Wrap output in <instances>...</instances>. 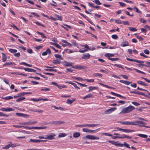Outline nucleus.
Listing matches in <instances>:
<instances>
[{
	"label": "nucleus",
	"instance_id": "obj_35",
	"mask_svg": "<svg viewBox=\"0 0 150 150\" xmlns=\"http://www.w3.org/2000/svg\"><path fill=\"white\" fill-rule=\"evenodd\" d=\"M129 30L132 31H137V30L135 28H133L130 27H128Z\"/></svg>",
	"mask_w": 150,
	"mask_h": 150
},
{
	"label": "nucleus",
	"instance_id": "obj_62",
	"mask_svg": "<svg viewBox=\"0 0 150 150\" xmlns=\"http://www.w3.org/2000/svg\"><path fill=\"white\" fill-rule=\"evenodd\" d=\"M132 103L136 106H138L140 105V104L139 103L135 102H132Z\"/></svg>",
	"mask_w": 150,
	"mask_h": 150
},
{
	"label": "nucleus",
	"instance_id": "obj_26",
	"mask_svg": "<svg viewBox=\"0 0 150 150\" xmlns=\"http://www.w3.org/2000/svg\"><path fill=\"white\" fill-rule=\"evenodd\" d=\"M134 130H131L126 129H124L123 132L126 133H129L132 132H134Z\"/></svg>",
	"mask_w": 150,
	"mask_h": 150
},
{
	"label": "nucleus",
	"instance_id": "obj_52",
	"mask_svg": "<svg viewBox=\"0 0 150 150\" xmlns=\"http://www.w3.org/2000/svg\"><path fill=\"white\" fill-rule=\"evenodd\" d=\"M10 147L9 144H8L7 145L5 146L4 147H3L2 148L3 149H8Z\"/></svg>",
	"mask_w": 150,
	"mask_h": 150
},
{
	"label": "nucleus",
	"instance_id": "obj_17",
	"mask_svg": "<svg viewBox=\"0 0 150 150\" xmlns=\"http://www.w3.org/2000/svg\"><path fill=\"white\" fill-rule=\"evenodd\" d=\"M9 144L10 147H11L12 148L15 147L16 146H19L20 145L18 143L12 144L11 142H10Z\"/></svg>",
	"mask_w": 150,
	"mask_h": 150
},
{
	"label": "nucleus",
	"instance_id": "obj_25",
	"mask_svg": "<svg viewBox=\"0 0 150 150\" xmlns=\"http://www.w3.org/2000/svg\"><path fill=\"white\" fill-rule=\"evenodd\" d=\"M68 83H69V84H71L72 85H73L75 88H76L77 89H80V88H79V87L77 86L76 85L75 83L72 82L71 81L69 82Z\"/></svg>",
	"mask_w": 150,
	"mask_h": 150
},
{
	"label": "nucleus",
	"instance_id": "obj_34",
	"mask_svg": "<svg viewBox=\"0 0 150 150\" xmlns=\"http://www.w3.org/2000/svg\"><path fill=\"white\" fill-rule=\"evenodd\" d=\"M36 33H37L38 34L41 35V37L43 38H47L44 35L43 33H41V32H39L38 31H37L36 32Z\"/></svg>",
	"mask_w": 150,
	"mask_h": 150
},
{
	"label": "nucleus",
	"instance_id": "obj_36",
	"mask_svg": "<svg viewBox=\"0 0 150 150\" xmlns=\"http://www.w3.org/2000/svg\"><path fill=\"white\" fill-rule=\"evenodd\" d=\"M130 93H134L139 95H140V92H139V91L136 90L134 91H130Z\"/></svg>",
	"mask_w": 150,
	"mask_h": 150
},
{
	"label": "nucleus",
	"instance_id": "obj_37",
	"mask_svg": "<svg viewBox=\"0 0 150 150\" xmlns=\"http://www.w3.org/2000/svg\"><path fill=\"white\" fill-rule=\"evenodd\" d=\"M61 62V61L58 59H57L55 60H54L53 61V63L54 64H60Z\"/></svg>",
	"mask_w": 150,
	"mask_h": 150
},
{
	"label": "nucleus",
	"instance_id": "obj_5",
	"mask_svg": "<svg viewBox=\"0 0 150 150\" xmlns=\"http://www.w3.org/2000/svg\"><path fill=\"white\" fill-rule=\"evenodd\" d=\"M56 136L55 134L53 133H52L49 134L48 135H47L46 136V137H45V139H47L51 140L54 139V137Z\"/></svg>",
	"mask_w": 150,
	"mask_h": 150
},
{
	"label": "nucleus",
	"instance_id": "obj_27",
	"mask_svg": "<svg viewBox=\"0 0 150 150\" xmlns=\"http://www.w3.org/2000/svg\"><path fill=\"white\" fill-rule=\"evenodd\" d=\"M138 61L139 62H138V63H139V64L137 65L139 67H142V66H145V65L143 64L144 63V62L143 61H139V60H138Z\"/></svg>",
	"mask_w": 150,
	"mask_h": 150
},
{
	"label": "nucleus",
	"instance_id": "obj_44",
	"mask_svg": "<svg viewBox=\"0 0 150 150\" xmlns=\"http://www.w3.org/2000/svg\"><path fill=\"white\" fill-rule=\"evenodd\" d=\"M93 76L94 77L99 76L101 77L102 76V75L100 74L96 73L93 74Z\"/></svg>",
	"mask_w": 150,
	"mask_h": 150
},
{
	"label": "nucleus",
	"instance_id": "obj_19",
	"mask_svg": "<svg viewBox=\"0 0 150 150\" xmlns=\"http://www.w3.org/2000/svg\"><path fill=\"white\" fill-rule=\"evenodd\" d=\"M137 83L138 84H140L144 86H148V85L147 84H146L145 82L142 81H137Z\"/></svg>",
	"mask_w": 150,
	"mask_h": 150
},
{
	"label": "nucleus",
	"instance_id": "obj_58",
	"mask_svg": "<svg viewBox=\"0 0 150 150\" xmlns=\"http://www.w3.org/2000/svg\"><path fill=\"white\" fill-rule=\"evenodd\" d=\"M88 50L87 49H82L79 50V52L81 53H83Z\"/></svg>",
	"mask_w": 150,
	"mask_h": 150
},
{
	"label": "nucleus",
	"instance_id": "obj_38",
	"mask_svg": "<svg viewBox=\"0 0 150 150\" xmlns=\"http://www.w3.org/2000/svg\"><path fill=\"white\" fill-rule=\"evenodd\" d=\"M137 135L139 137H142L144 138H146L147 137V136L146 135L142 134H138Z\"/></svg>",
	"mask_w": 150,
	"mask_h": 150
},
{
	"label": "nucleus",
	"instance_id": "obj_54",
	"mask_svg": "<svg viewBox=\"0 0 150 150\" xmlns=\"http://www.w3.org/2000/svg\"><path fill=\"white\" fill-rule=\"evenodd\" d=\"M139 21L140 22H142L143 23H145L146 22V20H144L142 18H139Z\"/></svg>",
	"mask_w": 150,
	"mask_h": 150
},
{
	"label": "nucleus",
	"instance_id": "obj_32",
	"mask_svg": "<svg viewBox=\"0 0 150 150\" xmlns=\"http://www.w3.org/2000/svg\"><path fill=\"white\" fill-rule=\"evenodd\" d=\"M9 51L12 53H15L17 51V50L16 49H10L9 50Z\"/></svg>",
	"mask_w": 150,
	"mask_h": 150
},
{
	"label": "nucleus",
	"instance_id": "obj_31",
	"mask_svg": "<svg viewBox=\"0 0 150 150\" xmlns=\"http://www.w3.org/2000/svg\"><path fill=\"white\" fill-rule=\"evenodd\" d=\"M45 70L47 71H54L55 72H57V70L56 69H45Z\"/></svg>",
	"mask_w": 150,
	"mask_h": 150
},
{
	"label": "nucleus",
	"instance_id": "obj_57",
	"mask_svg": "<svg viewBox=\"0 0 150 150\" xmlns=\"http://www.w3.org/2000/svg\"><path fill=\"white\" fill-rule=\"evenodd\" d=\"M53 107L55 108L56 109H60V110H64L65 109L61 107H57L55 106H54Z\"/></svg>",
	"mask_w": 150,
	"mask_h": 150
},
{
	"label": "nucleus",
	"instance_id": "obj_3",
	"mask_svg": "<svg viewBox=\"0 0 150 150\" xmlns=\"http://www.w3.org/2000/svg\"><path fill=\"white\" fill-rule=\"evenodd\" d=\"M85 138L90 139L91 140H98L99 139V138L98 137L95 136L94 135H87L85 137H83V139H84Z\"/></svg>",
	"mask_w": 150,
	"mask_h": 150
},
{
	"label": "nucleus",
	"instance_id": "obj_46",
	"mask_svg": "<svg viewBox=\"0 0 150 150\" xmlns=\"http://www.w3.org/2000/svg\"><path fill=\"white\" fill-rule=\"evenodd\" d=\"M38 139H30V141H29L33 142L34 143H38Z\"/></svg>",
	"mask_w": 150,
	"mask_h": 150
},
{
	"label": "nucleus",
	"instance_id": "obj_4",
	"mask_svg": "<svg viewBox=\"0 0 150 150\" xmlns=\"http://www.w3.org/2000/svg\"><path fill=\"white\" fill-rule=\"evenodd\" d=\"M71 67L74 69H85L87 68V67L83 65H74L73 66Z\"/></svg>",
	"mask_w": 150,
	"mask_h": 150
},
{
	"label": "nucleus",
	"instance_id": "obj_22",
	"mask_svg": "<svg viewBox=\"0 0 150 150\" xmlns=\"http://www.w3.org/2000/svg\"><path fill=\"white\" fill-rule=\"evenodd\" d=\"M88 88L89 89L88 91L89 92L91 91L97 89L98 87L96 86H90Z\"/></svg>",
	"mask_w": 150,
	"mask_h": 150
},
{
	"label": "nucleus",
	"instance_id": "obj_55",
	"mask_svg": "<svg viewBox=\"0 0 150 150\" xmlns=\"http://www.w3.org/2000/svg\"><path fill=\"white\" fill-rule=\"evenodd\" d=\"M111 37L113 39H116L118 38L117 35L115 34L112 35L111 36Z\"/></svg>",
	"mask_w": 150,
	"mask_h": 150
},
{
	"label": "nucleus",
	"instance_id": "obj_61",
	"mask_svg": "<svg viewBox=\"0 0 150 150\" xmlns=\"http://www.w3.org/2000/svg\"><path fill=\"white\" fill-rule=\"evenodd\" d=\"M144 52L146 54H149V51L147 50H144Z\"/></svg>",
	"mask_w": 150,
	"mask_h": 150
},
{
	"label": "nucleus",
	"instance_id": "obj_23",
	"mask_svg": "<svg viewBox=\"0 0 150 150\" xmlns=\"http://www.w3.org/2000/svg\"><path fill=\"white\" fill-rule=\"evenodd\" d=\"M2 60L3 62H5L7 59V57L6 54L4 53H2Z\"/></svg>",
	"mask_w": 150,
	"mask_h": 150
},
{
	"label": "nucleus",
	"instance_id": "obj_49",
	"mask_svg": "<svg viewBox=\"0 0 150 150\" xmlns=\"http://www.w3.org/2000/svg\"><path fill=\"white\" fill-rule=\"evenodd\" d=\"M0 116H4L5 117H8L9 116L8 115L4 114L3 113L0 112Z\"/></svg>",
	"mask_w": 150,
	"mask_h": 150
},
{
	"label": "nucleus",
	"instance_id": "obj_51",
	"mask_svg": "<svg viewBox=\"0 0 150 150\" xmlns=\"http://www.w3.org/2000/svg\"><path fill=\"white\" fill-rule=\"evenodd\" d=\"M30 110L31 111H35V112H40V113H42L43 112V111L42 110H34L31 109V110Z\"/></svg>",
	"mask_w": 150,
	"mask_h": 150
},
{
	"label": "nucleus",
	"instance_id": "obj_30",
	"mask_svg": "<svg viewBox=\"0 0 150 150\" xmlns=\"http://www.w3.org/2000/svg\"><path fill=\"white\" fill-rule=\"evenodd\" d=\"M114 54H112L107 53L105 55V56L106 57L110 58V57H114Z\"/></svg>",
	"mask_w": 150,
	"mask_h": 150
},
{
	"label": "nucleus",
	"instance_id": "obj_8",
	"mask_svg": "<svg viewBox=\"0 0 150 150\" xmlns=\"http://www.w3.org/2000/svg\"><path fill=\"white\" fill-rule=\"evenodd\" d=\"M120 123L122 125H134L135 124H134V122L125 121L124 122H120Z\"/></svg>",
	"mask_w": 150,
	"mask_h": 150
},
{
	"label": "nucleus",
	"instance_id": "obj_18",
	"mask_svg": "<svg viewBox=\"0 0 150 150\" xmlns=\"http://www.w3.org/2000/svg\"><path fill=\"white\" fill-rule=\"evenodd\" d=\"M125 138H126L128 139H130L132 138V137L131 136L127 135L125 134H123L122 136L120 137V139H123Z\"/></svg>",
	"mask_w": 150,
	"mask_h": 150
},
{
	"label": "nucleus",
	"instance_id": "obj_16",
	"mask_svg": "<svg viewBox=\"0 0 150 150\" xmlns=\"http://www.w3.org/2000/svg\"><path fill=\"white\" fill-rule=\"evenodd\" d=\"M48 53L49 54L51 53V50L49 48L47 49L45 51L43 52L42 54V55L43 56H45L47 55Z\"/></svg>",
	"mask_w": 150,
	"mask_h": 150
},
{
	"label": "nucleus",
	"instance_id": "obj_15",
	"mask_svg": "<svg viewBox=\"0 0 150 150\" xmlns=\"http://www.w3.org/2000/svg\"><path fill=\"white\" fill-rule=\"evenodd\" d=\"M24 70L30 72H35L36 71L32 69L28 68H25L24 69Z\"/></svg>",
	"mask_w": 150,
	"mask_h": 150
},
{
	"label": "nucleus",
	"instance_id": "obj_24",
	"mask_svg": "<svg viewBox=\"0 0 150 150\" xmlns=\"http://www.w3.org/2000/svg\"><path fill=\"white\" fill-rule=\"evenodd\" d=\"M121 46L122 47L129 46V43L128 42L124 41L123 42V44L121 45Z\"/></svg>",
	"mask_w": 150,
	"mask_h": 150
},
{
	"label": "nucleus",
	"instance_id": "obj_59",
	"mask_svg": "<svg viewBox=\"0 0 150 150\" xmlns=\"http://www.w3.org/2000/svg\"><path fill=\"white\" fill-rule=\"evenodd\" d=\"M84 80L86 81L87 82H93L94 81V79H85Z\"/></svg>",
	"mask_w": 150,
	"mask_h": 150
},
{
	"label": "nucleus",
	"instance_id": "obj_45",
	"mask_svg": "<svg viewBox=\"0 0 150 150\" xmlns=\"http://www.w3.org/2000/svg\"><path fill=\"white\" fill-rule=\"evenodd\" d=\"M71 43L72 45H73L75 47H77L78 46V44L74 40H72L71 41Z\"/></svg>",
	"mask_w": 150,
	"mask_h": 150
},
{
	"label": "nucleus",
	"instance_id": "obj_20",
	"mask_svg": "<svg viewBox=\"0 0 150 150\" xmlns=\"http://www.w3.org/2000/svg\"><path fill=\"white\" fill-rule=\"evenodd\" d=\"M81 135L80 132H75L73 133V136L74 138H77L79 137Z\"/></svg>",
	"mask_w": 150,
	"mask_h": 150
},
{
	"label": "nucleus",
	"instance_id": "obj_10",
	"mask_svg": "<svg viewBox=\"0 0 150 150\" xmlns=\"http://www.w3.org/2000/svg\"><path fill=\"white\" fill-rule=\"evenodd\" d=\"M63 64L65 67H72L73 66L72 65L74 64V63L72 62H69L66 61H64L63 62Z\"/></svg>",
	"mask_w": 150,
	"mask_h": 150
},
{
	"label": "nucleus",
	"instance_id": "obj_41",
	"mask_svg": "<svg viewBox=\"0 0 150 150\" xmlns=\"http://www.w3.org/2000/svg\"><path fill=\"white\" fill-rule=\"evenodd\" d=\"M25 97H22L18 98V99L16 100V101L17 102H21V100H25Z\"/></svg>",
	"mask_w": 150,
	"mask_h": 150
},
{
	"label": "nucleus",
	"instance_id": "obj_28",
	"mask_svg": "<svg viewBox=\"0 0 150 150\" xmlns=\"http://www.w3.org/2000/svg\"><path fill=\"white\" fill-rule=\"evenodd\" d=\"M54 56L55 57L57 58H59L60 60H63V58L62 57L61 55L59 54H55L54 55Z\"/></svg>",
	"mask_w": 150,
	"mask_h": 150
},
{
	"label": "nucleus",
	"instance_id": "obj_9",
	"mask_svg": "<svg viewBox=\"0 0 150 150\" xmlns=\"http://www.w3.org/2000/svg\"><path fill=\"white\" fill-rule=\"evenodd\" d=\"M96 130H96H92L88 129L86 128H84L82 129V131L83 132H88L89 133H94Z\"/></svg>",
	"mask_w": 150,
	"mask_h": 150
},
{
	"label": "nucleus",
	"instance_id": "obj_48",
	"mask_svg": "<svg viewBox=\"0 0 150 150\" xmlns=\"http://www.w3.org/2000/svg\"><path fill=\"white\" fill-rule=\"evenodd\" d=\"M30 100L35 101H39L41 100V98H40L38 99L32 98H31Z\"/></svg>",
	"mask_w": 150,
	"mask_h": 150
},
{
	"label": "nucleus",
	"instance_id": "obj_63",
	"mask_svg": "<svg viewBox=\"0 0 150 150\" xmlns=\"http://www.w3.org/2000/svg\"><path fill=\"white\" fill-rule=\"evenodd\" d=\"M16 115L17 116H20V117H23V114L22 113H19L18 112H17L16 113Z\"/></svg>",
	"mask_w": 150,
	"mask_h": 150
},
{
	"label": "nucleus",
	"instance_id": "obj_6",
	"mask_svg": "<svg viewBox=\"0 0 150 150\" xmlns=\"http://www.w3.org/2000/svg\"><path fill=\"white\" fill-rule=\"evenodd\" d=\"M64 121H53L50 122V124H54L55 125H60L65 123Z\"/></svg>",
	"mask_w": 150,
	"mask_h": 150
},
{
	"label": "nucleus",
	"instance_id": "obj_1",
	"mask_svg": "<svg viewBox=\"0 0 150 150\" xmlns=\"http://www.w3.org/2000/svg\"><path fill=\"white\" fill-rule=\"evenodd\" d=\"M134 109L135 107H134L132 105L129 106L122 109L120 113V114H125L131 112Z\"/></svg>",
	"mask_w": 150,
	"mask_h": 150
},
{
	"label": "nucleus",
	"instance_id": "obj_12",
	"mask_svg": "<svg viewBox=\"0 0 150 150\" xmlns=\"http://www.w3.org/2000/svg\"><path fill=\"white\" fill-rule=\"evenodd\" d=\"M0 110L3 111L9 112L11 111H14V109L9 107L6 108H3L0 109Z\"/></svg>",
	"mask_w": 150,
	"mask_h": 150
},
{
	"label": "nucleus",
	"instance_id": "obj_60",
	"mask_svg": "<svg viewBox=\"0 0 150 150\" xmlns=\"http://www.w3.org/2000/svg\"><path fill=\"white\" fill-rule=\"evenodd\" d=\"M35 23H36V24H37V25H38L41 26L42 27H45V26L41 24L40 23H39L38 22H35Z\"/></svg>",
	"mask_w": 150,
	"mask_h": 150
},
{
	"label": "nucleus",
	"instance_id": "obj_53",
	"mask_svg": "<svg viewBox=\"0 0 150 150\" xmlns=\"http://www.w3.org/2000/svg\"><path fill=\"white\" fill-rule=\"evenodd\" d=\"M29 78H33L37 80H39L40 79V78L38 77V76H30L29 77Z\"/></svg>",
	"mask_w": 150,
	"mask_h": 150
},
{
	"label": "nucleus",
	"instance_id": "obj_64",
	"mask_svg": "<svg viewBox=\"0 0 150 150\" xmlns=\"http://www.w3.org/2000/svg\"><path fill=\"white\" fill-rule=\"evenodd\" d=\"M134 9H135V11L137 12L140 13H142V12L140 11L137 8L134 7Z\"/></svg>",
	"mask_w": 150,
	"mask_h": 150
},
{
	"label": "nucleus",
	"instance_id": "obj_13",
	"mask_svg": "<svg viewBox=\"0 0 150 150\" xmlns=\"http://www.w3.org/2000/svg\"><path fill=\"white\" fill-rule=\"evenodd\" d=\"M90 56V55L89 53H86L85 54H83L82 55V58L83 59L86 60L89 59Z\"/></svg>",
	"mask_w": 150,
	"mask_h": 150
},
{
	"label": "nucleus",
	"instance_id": "obj_42",
	"mask_svg": "<svg viewBox=\"0 0 150 150\" xmlns=\"http://www.w3.org/2000/svg\"><path fill=\"white\" fill-rule=\"evenodd\" d=\"M3 98L5 100H8L13 98V97L11 96H8Z\"/></svg>",
	"mask_w": 150,
	"mask_h": 150
},
{
	"label": "nucleus",
	"instance_id": "obj_39",
	"mask_svg": "<svg viewBox=\"0 0 150 150\" xmlns=\"http://www.w3.org/2000/svg\"><path fill=\"white\" fill-rule=\"evenodd\" d=\"M75 100V99H73V100H71L70 99H68L67 100V103L68 104H71L72 103L73 101H74Z\"/></svg>",
	"mask_w": 150,
	"mask_h": 150
},
{
	"label": "nucleus",
	"instance_id": "obj_2",
	"mask_svg": "<svg viewBox=\"0 0 150 150\" xmlns=\"http://www.w3.org/2000/svg\"><path fill=\"white\" fill-rule=\"evenodd\" d=\"M108 142L116 146H120V147H122L124 145L128 148L130 149L131 148L129 146V144L125 142H124V144H122L121 143H118L116 142H115L114 141L109 140Z\"/></svg>",
	"mask_w": 150,
	"mask_h": 150
},
{
	"label": "nucleus",
	"instance_id": "obj_43",
	"mask_svg": "<svg viewBox=\"0 0 150 150\" xmlns=\"http://www.w3.org/2000/svg\"><path fill=\"white\" fill-rule=\"evenodd\" d=\"M57 18V20L60 21H62V17L61 16H59V15L55 14L54 15Z\"/></svg>",
	"mask_w": 150,
	"mask_h": 150
},
{
	"label": "nucleus",
	"instance_id": "obj_56",
	"mask_svg": "<svg viewBox=\"0 0 150 150\" xmlns=\"http://www.w3.org/2000/svg\"><path fill=\"white\" fill-rule=\"evenodd\" d=\"M134 69L135 70V71L136 72H138V73H142V74H145L144 72H142V71H140V70H138V69H136L134 68Z\"/></svg>",
	"mask_w": 150,
	"mask_h": 150
},
{
	"label": "nucleus",
	"instance_id": "obj_14",
	"mask_svg": "<svg viewBox=\"0 0 150 150\" xmlns=\"http://www.w3.org/2000/svg\"><path fill=\"white\" fill-rule=\"evenodd\" d=\"M134 124H135L134 125H140L139 124L142 125H146V123L140 121L136 120L134 122Z\"/></svg>",
	"mask_w": 150,
	"mask_h": 150
},
{
	"label": "nucleus",
	"instance_id": "obj_11",
	"mask_svg": "<svg viewBox=\"0 0 150 150\" xmlns=\"http://www.w3.org/2000/svg\"><path fill=\"white\" fill-rule=\"evenodd\" d=\"M37 122H38L37 121H32L31 120H30L27 122L23 123L22 124L23 125H30L35 124V123H37Z\"/></svg>",
	"mask_w": 150,
	"mask_h": 150
},
{
	"label": "nucleus",
	"instance_id": "obj_33",
	"mask_svg": "<svg viewBox=\"0 0 150 150\" xmlns=\"http://www.w3.org/2000/svg\"><path fill=\"white\" fill-rule=\"evenodd\" d=\"M93 96V95L91 94H89L85 96L83 98V99H85L87 98H89L90 97H91Z\"/></svg>",
	"mask_w": 150,
	"mask_h": 150
},
{
	"label": "nucleus",
	"instance_id": "obj_47",
	"mask_svg": "<svg viewBox=\"0 0 150 150\" xmlns=\"http://www.w3.org/2000/svg\"><path fill=\"white\" fill-rule=\"evenodd\" d=\"M65 136H66V134L64 133H60L58 135V137H63Z\"/></svg>",
	"mask_w": 150,
	"mask_h": 150
},
{
	"label": "nucleus",
	"instance_id": "obj_40",
	"mask_svg": "<svg viewBox=\"0 0 150 150\" xmlns=\"http://www.w3.org/2000/svg\"><path fill=\"white\" fill-rule=\"evenodd\" d=\"M93 2L95 3L96 4L98 5H100L102 3H100L99 0H95L93 1Z\"/></svg>",
	"mask_w": 150,
	"mask_h": 150
},
{
	"label": "nucleus",
	"instance_id": "obj_7",
	"mask_svg": "<svg viewBox=\"0 0 150 150\" xmlns=\"http://www.w3.org/2000/svg\"><path fill=\"white\" fill-rule=\"evenodd\" d=\"M117 109L115 107L110 108L108 110H105L104 112L105 114H108L111 113L112 112L115 111Z\"/></svg>",
	"mask_w": 150,
	"mask_h": 150
},
{
	"label": "nucleus",
	"instance_id": "obj_21",
	"mask_svg": "<svg viewBox=\"0 0 150 150\" xmlns=\"http://www.w3.org/2000/svg\"><path fill=\"white\" fill-rule=\"evenodd\" d=\"M62 42L66 44L67 46H69V47H71L72 46V44L68 42L66 40H63Z\"/></svg>",
	"mask_w": 150,
	"mask_h": 150
},
{
	"label": "nucleus",
	"instance_id": "obj_29",
	"mask_svg": "<svg viewBox=\"0 0 150 150\" xmlns=\"http://www.w3.org/2000/svg\"><path fill=\"white\" fill-rule=\"evenodd\" d=\"M126 59L127 60L129 61L134 62H141L139 61L138 60H137L136 59H129L128 57H127Z\"/></svg>",
	"mask_w": 150,
	"mask_h": 150
},
{
	"label": "nucleus",
	"instance_id": "obj_50",
	"mask_svg": "<svg viewBox=\"0 0 150 150\" xmlns=\"http://www.w3.org/2000/svg\"><path fill=\"white\" fill-rule=\"evenodd\" d=\"M108 59L112 61H115L118 60L119 59L118 58H108Z\"/></svg>",
	"mask_w": 150,
	"mask_h": 150
}]
</instances>
